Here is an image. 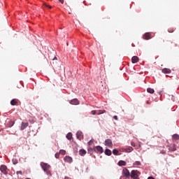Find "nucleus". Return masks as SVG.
<instances>
[{"mask_svg":"<svg viewBox=\"0 0 179 179\" xmlns=\"http://www.w3.org/2000/svg\"><path fill=\"white\" fill-rule=\"evenodd\" d=\"M46 173L48 176H51V171L50 170H47Z\"/></svg>","mask_w":179,"mask_h":179,"instance_id":"obj_32","label":"nucleus"},{"mask_svg":"<svg viewBox=\"0 0 179 179\" xmlns=\"http://www.w3.org/2000/svg\"><path fill=\"white\" fill-rule=\"evenodd\" d=\"M113 119L115 120H118V117L115 115V116H113Z\"/></svg>","mask_w":179,"mask_h":179,"instance_id":"obj_36","label":"nucleus"},{"mask_svg":"<svg viewBox=\"0 0 179 179\" xmlns=\"http://www.w3.org/2000/svg\"><path fill=\"white\" fill-rule=\"evenodd\" d=\"M76 137H77V139L81 141L84 138L83 133H82V131H77Z\"/></svg>","mask_w":179,"mask_h":179,"instance_id":"obj_7","label":"nucleus"},{"mask_svg":"<svg viewBox=\"0 0 179 179\" xmlns=\"http://www.w3.org/2000/svg\"><path fill=\"white\" fill-rule=\"evenodd\" d=\"M148 179H155V178H152V176H150Z\"/></svg>","mask_w":179,"mask_h":179,"instance_id":"obj_40","label":"nucleus"},{"mask_svg":"<svg viewBox=\"0 0 179 179\" xmlns=\"http://www.w3.org/2000/svg\"><path fill=\"white\" fill-rule=\"evenodd\" d=\"M89 154L92 155L94 150V148H89L87 149Z\"/></svg>","mask_w":179,"mask_h":179,"instance_id":"obj_23","label":"nucleus"},{"mask_svg":"<svg viewBox=\"0 0 179 179\" xmlns=\"http://www.w3.org/2000/svg\"><path fill=\"white\" fill-rule=\"evenodd\" d=\"M131 61H132V63H137L139 61V58L137 56H134L132 57Z\"/></svg>","mask_w":179,"mask_h":179,"instance_id":"obj_14","label":"nucleus"},{"mask_svg":"<svg viewBox=\"0 0 179 179\" xmlns=\"http://www.w3.org/2000/svg\"><path fill=\"white\" fill-rule=\"evenodd\" d=\"M70 103L71 105H79L80 102L78 98H74L73 99H71V101H70Z\"/></svg>","mask_w":179,"mask_h":179,"instance_id":"obj_8","label":"nucleus"},{"mask_svg":"<svg viewBox=\"0 0 179 179\" xmlns=\"http://www.w3.org/2000/svg\"><path fill=\"white\" fill-rule=\"evenodd\" d=\"M134 148L131 146H129L127 148L124 149V152H133Z\"/></svg>","mask_w":179,"mask_h":179,"instance_id":"obj_16","label":"nucleus"},{"mask_svg":"<svg viewBox=\"0 0 179 179\" xmlns=\"http://www.w3.org/2000/svg\"><path fill=\"white\" fill-rule=\"evenodd\" d=\"M41 166L43 168L45 172H47V171L49 170L50 168L51 167V166H50L47 163H41Z\"/></svg>","mask_w":179,"mask_h":179,"instance_id":"obj_2","label":"nucleus"},{"mask_svg":"<svg viewBox=\"0 0 179 179\" xmlns=\"http://www.w3.org/2000/svg\"><path fill=\"white\" fill-rule=\"evenodd\" d=\"M169 150L171 152H176V144L170 145L169 147Z\"/></svg>","mask_w":179,"mask_h":179,"instance_id":"obj_11","label":"nucleus"},{"mask_svg":"<svg viewBox=\"0 0 179 179\" xmlns=\"http://www.w3.org/2000/svg\"><path fill=\"white\" fill-rule=\"evenodd\" d=\"M131 145H132V146H134V148H135V146H136L135 142L131 141Z\"/></svg>","mask_w":179,"mask_h":179,"instance_id":"obj_35","label":"nucleus"},{"mask_svg":"<svg viewBox=\"0 0 179 179\" xmlns=\"http://www.w3.org/2000/svg\"><path fill=\"white\" fill-rule=\"evenodd\" d=\"M56 159H59V157H60L59 153H56V155H55Z\"/></svg>","mask_w":179,"mask_h":179,"instance_id":"obj_30","label":"nucleus"},{"mask_svg":"<svg viewBox=\"0 0 179 179\" xmlns=\"http://www.w3.org/2000/svg\"><path fill=\"white\" fill-rule=\"evenodd\" d=\"M106 113L105 110H99L97 111V115H100V114H103V113Z\"/></svg>","mask_w":179,"mask_h":179,"instance_id":"obj_26","label":"nucleus"},{"mask_svg":"<svg viewBox=\"0 0 179 179\" xmlns=\"http://www.w3.org/2000/svg\"><path fill=\"white\" fill-rule=\"evenodd\" d=\"M64 162H67V163H72L73 159L71 157H65L64 159Z\"/></svg>","mask_w":179,"mask_h":179,"instance_id":"obj_12","label":"nucleus"},{"mask_svg":"<svg viewBox=\"0 0 179 179\" xmlns=\"http://www.w3.org/2000/svg\"><path fill=\"white\" fill-rule=\"evenodd\" d=\"M27 127H29V122H22L20 127L21 131H24V129H25Z\"/></svg>","mask_w":179,"mask_h":179,"instance_id":"obj_10","label":"nucleus"},{"mask_svg":"<svg viewBox=\"0 0 179 179\" xmlns=\"http://www.w3.org/2000/svg\"><path fill=\"white\" fill-rule=\"evenodd\" d=\"M43 5H44V6H45V7H48V8H50V9H51V6H48V5H47V3H43Z\"/></svg>","mask_w":179,"mask_h":179,"instance_id":"obj_33","label":"nucleus"},{"mask_svg":"<svg viewBox=\"0 0 179 179\" xmlns=\"http://www.w3.org/2000/svg\"><path fill=\"white\" fill-rule=\"evenodd\" d=\"M173 139L179 140V134H175L172 136Z\"/></svg>","mask_w":179,"mask_h":179,"instance_id":"obj_22","label":"nucleus"},{"mask_svg":"<svg viewBox=\"0 0 179 179\" xmlns=\"http://www.w3.org/2000/svg\"><path fill=\"white\" fill-rule=\"evenodd\" d=\"M122 174L126 178H129V176H131L129 170L127 169V168H124V169L122 170Z\"/></svg>","mask_w":179,"mask_h":179,"instance_id":"obj_5","label":"nucleus"},{"mask_svg":"<svg viewBox=\"0 0 179 179\" xmlns=\"http://www.w3.org/2000/svg\"><path fill=\"white\" fill-rule=\"evenodd\" d=\"M143 38L145 41H149V39L152 38L150 33L144 34V35L143 36Z\"/></svg>","mask_w":179,"mask_h":179,"instance_id":"obj_9","label":"nucleus"},{"mask_svg":"<svg viewBox=\"0 0 179 179\" xmlns=\"http://www.w3.org/2000/svg\"><path fill=\"white\" fill-rule=\"evenodd\" d=\"M87 154V151L85 150V149H80L79 150V155L80 156H85V155Z\"/></svg>","mask_w":179,"mask_h":179,"instance_id":"obj_13","label":"nucleus"},{"mask_svg":"<svg viewBox=\"0 0 179 179\" xmlns=\"http://www.w3.org/2000/svg\"><path fill=\"white\" fill-rule=\"evenodd\" d=\"M105 155H106L107 156H111L112 151L110 149H106Z\"/></svg>","mask_w":179,"mask_h":179,"instance_id":"obj_17","label":"nucleus"},{"mask_svg":"<svg viewBox=\"0 0 179 179\" xmlns=\"http://www.w3.org/2000/svg\"><path fill=\"white\" fill-rule=\"evenodd\" d=\"M18 103V99H12V101H10V105L12 106H17Z\"/></svg>","mask_w":179,"mask_h":179,"instance_id":"obj_15","label":"nucleus"},{"mask_svg":"<svg viewBox=\"0 0 179 179\" xmlns=\"http://www.w3.org/2000/svg\"><path fill=\"white\" fill-rule=\"evenodd\" d=\"M59 153L62 154L63 156H64L66 155V150H64L63 149H62L59 151Z\"/></svg>","mask_w":179,"mask_h":179,"instance_id":"obj_27","label":"nucleus"},{"mask_svg":"<svg viewBox=\"0 0 179 179\" xmlns=\"http://www.w3.org/2000/svg\"><path fill=\"white\" fill-rule=\"evenodd\" d=\"M168 32H169V33H173V32H174V29H173V28H169V29H168Z\"/></svg>","mask_w":179,"mask_h":179,"instance_id":"obj_28","label":"nucleus"},{"mask_svg":"<svg viewBox=\"0 0 179 179\" xmlns=\"http://www.w3.org/2000/svg\"><path fill=\"white\" fill-rule=\"evenodd\" d=\"M113 154L115 155V156H117V155L119 154V151L117 150V149H113Z\"/></svg>","mask_w":179,"mask_h":179,"instance_id":"obj_24","label":"nucleus"},{"mask_svg":"<svg viewBox=\"0 0 179 179\" xmlns=\"http://www.w3.org/2000/svg\"><path fill=\"white\" fill-rule=\"evenodd\" d=\"M134 164V165H136V166H140V165H141V162H139V161H136Z\"/></svg>","mask_w":179,"mask_h":179,"instance_id":"obj_29","label":"nucleus"},{"mask_svg":"<svg viewBox=\"0 0 179 179\" xmlns=\"http://www.w3.org/2000/svg\"><path fill=\"white\" fill-rule=\"evenodd\" d=\"M14 124H15V121L10 120V121H8V123L7 125H8V127H13Z\"/></svg>","mask_w":179,"mask_h":179,"instance_id":"obj_19","label":"nucleus"},{"mask_svg":"<svg viewBox=\"0 0 179 179\" xmlns=\"http://www.w3.org/2000/svg\"><path fill=\"white\" fill-rule=\"evenodd\" d=\"M147 92H148V93H151V94H152L154 93L155 90H154V89H152V88H148V89H147Z\"/></svg>","mask_w":179,"mask_h":179,"instance_id":"obj_25","label":"nucleus"},{"mask_svg":"<svg viewBox=\"0 0 179 179\" xmlns=\"http://www.w3.org/2000/svg\"><path fill=\"white\" fill-rule=\"evenodd\" d=\"M55 59H57V58L55 57Z\"/></svg>","mask_w":179,"mask_h":179,"instance_id":"obj_42","label":"nucleus"},{"mask_svg":"<svg viewBox=\"0 0 179 179\" xmlns=\"http://www.w3.org/2000/svg\"><path fill=\"white\" fill-rule=\"evenodd\" d=\"M13 163L14 164V165H15L18 163V162L17 161V159H13Z\"/></svg>","mask_w":179,"mask_h":179,"instance_id":"obj_31","label":"nucleus"},{"mask_svg":"<svg viewBox=\"0 0 179 179\" xmlns=\"http://www.w3.org/2000/svg\"><path fill=\"white\" fill-rule=\"evenodd\" d=\"M118 165L119 166H127V163L125 161H119Z\"/></svg>","mask_w":179,"mask_h":179,"instance_id":"obj_20","label":"nucleus"},{"mask_svg":"<svg viewBox=\"0 0 179 179\" xmlns=\"http://www.w3.org/2000/svg\"><path fill=\"white\" fill-rule=\"evenodd\" d=\"M91 113L92 114V115H95L96 112V110H92Z\"/></svg>","mask_w":179,"mask_h":179,"instance_id":"obj_34","label":"nucleus"},{"mask_svg":"<svg viewBox=\"0 0 179 179\" xmlns=\"http://www.w3.org/2000/svg\"><path fill=\"white\" fill-rule=\"evenodd\" d=\"M17 174H20V176H22V171H17Z\"/></svg>","mask_w":179,"mask_h":179,"instance_id":"obj_39","label":"nucleus"},{"mask_svg":"<svg viewBox=\"0 0 179 179\" xmlns=\"http://www.w3.org/2000/svg\"><path fill=\"white\" fill-rule=\"evenodd\" d=\"M105 145L108 146V148H113V143L112 142V140H110V138H107L105 141Z\"/></svg>","mask_w":179,"mask_h":179,"instance_id":"obj_3","label":"nucleus"},{"mask_svg":"<svg viewBox=\"0 0 179 179\" xmlns=\"http://www.w3.org/2000/svg\"><path fill=\"white\" fill-rule=\"evenodd\" d=\"M94 152H99V154H103V147L98 145L96 147H94Z\"/></svg>","mask_w":179,"mask_h":179,"instance_id":"obj_4","label":"nucleus"},{"mask_svg":"<svg viewBox=\"0 0 179 179\" xmlns=\"http://www.w3.org/2000/svg\"><path fill=\"white\" fill-rule=\"evenodd\" d=\"M162 73H171V70L169 69H162Z\"/></svg>","mask_w":179,"mask_h":179,"instance_id":"obj_18","label":"nucleus"},{"mask_svg":"<svg viewBox=\"0 0 179 179\" xmlns=\"http://www.w3.org/2000/svg\"><path fill=\"white\" fill-rule=\"evenodd\" d=\"M139 172L136 170H132L131 172V178L134 179H140L139 178Z\"/></svg>","mask_w":179,"mask_h":179,"instance_id":"obj_1","label":"nucleus"},{"mask_svg":"<svg viewBox=\"0 0 179 179\" xmlns=\"http://www.w3.org/2000/svg\"><path fill=\"white\" fill-rule=\"evenodd\" d=\"M25 179H31V178H25Z\"/></svg>","mask_w":179,"mask_h":179,"instance_id":"obj_41","label":"nucleus"},{"mask_svg":"<svg viewBox=\"0 0 179 179\" xmlns=\"http://www.w3.org/2000/svg\"><path fill=\"white\" fill-rule=\"evenodd\" d=\"M66 138L68 140H71L73 138V134L71 133H69L66 134Z\"/></svg>","mask_w":179,"mask_h":179,"instance_id":"obj_21","label":"nucleus"},{"mask_svg":"<svg viewBox=\"0 0 179 179\" xmlns=\"http://www.w3.org/2000/svg\"><path fill=\"white\" fill-rule=\"evenodd\" d=\"M0 170L1 171L2 173L5 174L6 176V174H8V168L6 167V166L5 165H1L0 166Z\"/></svg>","mask_w":179,"mask_h":179,"instance_id":"obj_6","label":"nucleus"},{"mask_svg":"<svg viewBox=\"0 0 179 179\" xmlns=\"http://www.w3.org/2000/svg\"><path fill=\"white\" fill-rule=\"evenodd\" d=\"M59 1L62 4H64V0H59Z\"/></svg>","mask_w":179,"mask_h":179,"instance_id":"obj_38","label":"nucleus"},{"mask_svg":"<svg viewBox=\"0 0 179 179\" xmlns=\"http://www.w3.org/2000/svg\"><path fill=\"white\" fill-rule=\"evenodd\" d=\"M92 143H93V141H92V140H90V141L87 143L88 145H91Z\"/></svg>","mask_w":179,"mask_h":179,"instance_id":"obj_37","label":"nucleus"}]
</instances>
